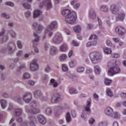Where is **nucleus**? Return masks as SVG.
<instances>
[{
  "mask_svg": "<svg viewBox=\"0 0 126 126\" xmlns=\"http://www.w3.org/2000/svg\"><path fill=\"white\" fill-rule=\"evenodd\" d=\"M62 14L63 16H65V20L66 23L73 24L76 21L77 17L75 11L71 12L69 9H65L62 12Z\"/></svg>",
  "mask_w": 126,
  "mask_h": 126,
  "instance_id": "f257e3e1",
  "label": "nucleus"
},
{
  "mask_svg": "<svg viewBox=\"0 0 126 126\" xmlns=\"http://www.w3.org/2000/svg\"><path fill=\"white\" fill-rule=\"evenodd\" d=\"M14 99L16 101H17V102L20 104H22L23 103V101H24L25 103H30L32 100V94L27 93L23 95L22 98H21L20 96H18L14 98Z\"/></svg>",
  "mask_w": 126,
  "mask_h": 126,
  "instance_id": "f03ea898",
  "label": "nucleus"
},
{
  "mask_svg": "<svg viewBox=\"0 0 126 126\" xmlns=\"http://www.w3.org/2000/svg\"><path fill=\"white\" fill-rule=\"evenodd\" d=\"M90 59L93 63H98L102 61V55L97 51L92 52L90 54Z\"/></svg>",
  "mask_w": 126,
  "mask_h": 126,
  "instance_id": "7ed1b4c3",
  "label": "nucleus"
},
{
  "mask_svg": "<svg viewBox=\"0 0 126 126\" xmlns=\"http://www.w3.org/2000/svg\"><path fill=\"white\" fill-rule=\"evenodd\" d=\"M63 99L62 97V94H61V93H57L54 94L51 98V102L52 103H58V102H60Z\"/></svg>",
  "mask_w": 126,
  "mask_h": 126,
  "instance_id": "20e7f679",
  "label": "nucleus"
},
{
  "mask_svg": "<svg viewBox=\"0 0 126 126\" xmlns=\"http://www.w3.org/2000/svg\"><path fill=\"white\" fill-rule=\"evenodd\" d=\"M120 72L121 69L118 66L111 67L108 70V73L109 75H114V74H117V73H120Z\"/></svg>",
  "mask_w": 126,
  "mask_h": 126,
  "instance_id": "39448f33",
  "label": "nucleus"
},
{
  "mask_svg": "<svg viewBox=\"0 0 126 126\" xmlns=\"http://www.w3.org/2000/svg\"><path fill=\"white\" fill-rule=\"evenodd\" d=\"M38 1L41 0H37ZM43 6H46L47 10L52 8V2L51 0H44L42 2H41L39 4V7H43Z\"/></svg>",
  "mask_w": 126,
  "mask_h": 126,
  "instance_id": "423d86ee",
  "label": "nucleus"
},
{
  "mask_svg": "<svg viewBox=\"0 0 126 126\" xmlns=\"http://www.w3.org/2000/svg\"><path fill=\"white\" fill-rule=\"evenodd\" d=\"M63 36L61 33L58 32L53 38V41L55 44H60L63 42Z\"/></svg>",
  "mask_w": 126,
  "mask_h": 126,
  "instance_id": "0eeeda50",
  "label": "nucleus"
},
{
  "mask_svg": "<svg viewBox=\"0 0 126 126\" xmlns=\"http://www.w3.org/2000/svg\"><path fill=\"white\" fill-rule=\"evenodd\" d=\"M38 68H39V66H38V64L37 63V60L34 59L31 63L30 69L32 71H36V70H38Z\"/></svg>",
  "mask_w": 126,
  "mask_h": 126,
  "instance_id": "6e6552de",
  "label": "nucleus"
},
{
  "mask_svg": "<svg viewBox=\"0 0 126 126\" xmlns=\"http://www.w3.org/2000/svg\"><path fill=\"white\" fill-rule=\"evenodd\" d=\"M33 34L34 38L32 40V43L34 46H37L38 42L40 41V36L37 32H34Z\"/></svg>",
  "mask_w": 126,
  "mask_h": 126,
  "instance_id": "1a4fd4ad",
  "label": "nucleus"
},
{
  "mask_svg": "<svg viewBox=\"0 0 126 126\" xmlns=\"http://www.w3.org/2000/svg\"><path fill=\"white\" fill-rule=\"evenodd\" d=\"M113 113L114 110L111 107H107L104 109V113L106 116H108V117L113 116Z\"/></svg>",
  "mask_w": 126,
  "mask_h": 126,
  "instance_id": "9d476101",
  "label": "nucleus"
},
{
  "mask_svg": "<svg viewBox=\"0 0 126 126\" xmlns=\"http://www.w3.org/2000/svg\"><path fill=\"white\" fill-rule=\"evenodd\" d=\"M26 112L28 114H39V113H40V109L36 108L34 107L33 108H30L29 109H27Z\"/></svg>",
  "mask_w": 126,
  "mask_h": 126,
  "instance_id": "9b49d317",
  "label": "nucleus"
},
{
  "mask_svg": "<svg viewBox=\"0 0 126 126\" xmlns=\"http://www.w3.org/2000/svg\"><path fill=\"white\" fill-rule=\"evenodd\" d=\"M57 25H58V24L56 21H53L51 23V25H49L47 26V27L46 29V31H52L53 29H55L56 27H57Z\"/></svg>",
  "mask_w": 126,
  "mask_h": 126,
  "instance_id": "f8f14e48",
  "label": "nucleus"
},
{
  "mask_svg": "<svg viewBox=\"0 0 126 126\" xmlns=\"http://www.w3.org/2000/svg\"><path fill=\"white\" fill-rule=\"evenodd\" d=\"M14 49H15V43L13 42L9 43L7 47V50L8 51V53H9V54H11V53H13V52L14 51Z\"/></svg>",
  "mask_w": 126,
  "mask_h": 126,
  "instance_id": "ddd939ff",
  "label": "nucleus"
},
{
  "mask_svg": "<svg viewBox=\"0 0 126 126\" xmlns=\"http://www.w3.org/2000/svg\"><path fill=\"white\" fill-rule=\"evenodd\" d=\"M37 120L39 123L42 125H45L46 123H47V121L46 120L45 116L41 115H39L37 116Z\"/></svg>",
  "mask_w": 126,
  "mask_h": 126,
  "instance_id": "4468645a",
  "label": "nucleus"
},
{
  "mask_svg": "<svg viewBox=\"0 0 126 126\" xmlns=\"http://www.w3.org/2000/svg\"><path fill=\"white\" fill-rule=\"evenodd\" d=\"M68 50V46L66 43H63L61 45L60 47V51L62 53H65V52H67Z\"/></svg>",
  "mask_w": 126,
  "mask_h": 126,
  "instance_id": "2eb2a0df",
  "label": "nucleus"
},
{
  "mask_svg": "<svg viewBox=\"0 0 126 126\" xmlns=\"http://www.w3.org/2000/svg\"><path fill=\"white\" fill-rule=\"evenodd\" d=\"M110 10L113 14H118L119 13V8L115 4H112L110 6Z\"/></svg>",
  "mask_w": 126,
  "mask_h": 126,
  "instance_id": "dca6fc26",
  "label": "nucleus"
},
{
  "mask_svg": "<svg viewBox=\"0 0 126 126\" xmlns=\"http://www.w3.org/2000/svg\"><path fill=\"white\" fill-rule=\"evenodd\" d=\"M32 29H36L38 31H42L43 29H44V27H43L41 25H38V24H37V23H34L32 25Z\"/></svg>",
  "mask_w": 126,
  "mask_h": 126,
  "instance_id": "f3484780",
  "label": "nucleus"
},
{
  "mask_svg": "<svg viewBox=\"0 0 126 126\" xmlns=\"http://www.w3.org/2000/svg\"><path fill=\"white\" fill-rule=\"evenodd\" d=\"M91 107V102L89 101H87L86 103V106L85 107V110L86 112H91V109H90Z\"/></svg>",
  "mask_w": 126,
  "mask_h": 126,
  "instance_id": "a211bd4d",
  "label": "nucleus"
},
{
  "mask_svg": "<svg viewBox=\"0 0 126 126\" xmlns=\"http://www.w3.org/2000/svg\"><path fill=\"white\" fill-rule=\"evenodd\" d=\"M0 104L2 109H5L7 106V101L5 99H0Z\"/></svg>",
  "mask_w": 126,
  "mask_h": 126,
  "instance_id": "6ab92c4d",
  "label": "nucleus"
},
{
  "mask_svg": "<svg viewBox=\"0 0 126 126\" xmlns=\"http://www.w3.org/2000/svg\"><path fill=\"white\" fill-rule=\"evenodd\" d=\"M89 16L92 19H95L96 18V13L93 9L90 10Z\"/></svg>",
  "mask_w": 126,
  "mask_h": 126,
  "instance_id": "aec40b11",
  "label": "nucleus"
},
{
  "mask_svg": "<svg viewBox=\"0 0 126 126\" xmlns=\"http://www.w3.org/2000/svg\"><path fill=\"white\" fill-rule=\"evenodd\" d=\"M69 66L71 68H73V67H75L76 66V61H75L74 59H72L69 62Z\"/></svg>",
  "mask_w": 126,
  "mask_h": 126,
  "instance_id": "412c9836",
  "label": "nucleus"
},
{
  "mask_svg": "<svg viewBox=\"0 0 126 126\" xmlns=\"http://www.w3.org/2000/svg\"><path fill=\"white\" fill-rule=\"evenodd\" d=\"M34 96L35 98H42V93L41 92V91H35L34 92Z\"/></svg>",
  "mask_w": 126,
  "mask_h": 126,
  "instance_id": "4be33fe9",
  "label": "nucleus"
},
{
  "mask_svg": "<svg viewBox=\"0 0 126 126\" xmlns=\"http://www.w3.org/2000/svg\"><path fill=\"white\" fill-rule=\"evenodd\" d=\"M115 32H126V28L122 26H118L115 29Z\"/></svg>",
  "mask_w": 126,
  "mask_h": 126,
  "instance_id": "5701e85b",
  "label": "nucleus"
},
{
  "mask_svg": "<svg viewBox=\"0 0 126 126\" xmlns=\"http://www.w3.org/2000/svg\"><path fill=\"white\" fill-rule=\"evenodd\" d=\"M58 52V48L56 46H51L50 48L51 55H55Z\"/></svg>",
  "mask_w": 126,
  "mask_h": 126,
  "instance_id": "b1692460",
  "label": "nucleus"
},
{
  "mask_svg": "<svg viewBox=\"0 0 126 126\" xmlns=\"http://www.w3.org/2000/svg\"><path fill=\"white\" fill-rule=\"evenodd\" d=\"M94 72L96 74H100L101 73V68L99 65H96L94 66Z\"/></svg>",
  "mask_w": 126,
  "mask_h": 126,
  "instance_id": "393cba45",
  "label": "nucleus"
},
{
  "mask_svg": "<svg viewBox=\"0 0 126 126\" xmlns=\"http://www.w3.org/2000/svg\"><path fill=\"white\" fill-rule=\"evenodd\" d=\"M59 59L61 62H64V61L67 60V55L64 54L61 55L59 57Z\"/></svg>",
  "mask_w": 126,
  "mask_h": 126,
  "instance_id": "a878e982",
  "label": "nucleus"
},
{
  "mask_svg": "<svg viewBox=\"0 0 126 126\" xmlns=\"http://www.w3.org/2000/svg\"><path fill=\"white\" fill-rule=\"evenodd\" d=\"M104 53L107 55H111L112 54V49L110 48L104 47L103 49Z\"/></svg>",
  "mask_w": 126,
  "mask_h": 126,
  "instance_id": "bb28decb",
  "label": "nucleus"
},
{
  "mask_svg": "<svg viewBox=\"0 0 126 126\" xmlns=\"http://www.w3.org/2000/svg\"><path fill=\"white\" fill-rule=\"evenodd\" d=\"M15 114L16 117H19L22 114V108L16 109L15 111Z\"/></svg>",
  "mask_w": 126,
  "mask_h": 126,
  "instance_id": "cd10ccee",
  "label": "nucleus"
},
{
  "mask_svg": "<svg viewBox=\"0 0 126 126\" xmlns=\"http://www.w3.org/2000/svg\"><path fill=\"white\" fill-rule=\"evenodd\" d=\"M26 67V65L25 64H22L20 66H19L16 71V74H18L21 72V69H23V68H25Z\"/></svg>",
  "mask_w": 126,
  "mask_h": 126,
  "instance_id": "c85d7f7f",
  "label": "nucleus"
},
{
  "mask_svg": "<svg viewBox=\"0 0 126 126\" xmlns=\"http://www.w3.org/2000/svg\"><path fill=\"white\" fill-rule=\"evenodd\" d=\"M45 113L47 116H50V115H52V108H51V107H46L45 109Z\"/></svg>",
  "mask_w": 126,
  "mask_h": 126,
  "instance_id": "c756f323",
  "label": "nucleus"
},
{
  "mask_svg": "<svg viewBox=\"0 0 126 126\" xmlns=\"http://www.w3.org/2000/svg\"><path fill=\"white\" fill-rule=\"evenodd\" d=\"M126 15L124 13L120 14L117 18V20L123 21L125 19Z\"/></svg>",
  "mask_w": 126,
  "mask_h": 126,
  "instance_id": "7c9ffc66",
  "label": "nucleus"
},
{
  "mask_svg": "<svg viewBox=\"0 0 126 126\" xmlns=\"http://www.w3.org/2000/svg\"><path fill=\"white\" fill-rule=\"evenodd\" d=\"M69 92L70 94H77L78 92L74 88H70L69 89Z\"/></svg>",
  "mask_w": 126,
  "mask_h": 126,
  "instance_id": "2f4dec72",
  "label": "nucleus"
},
{
  "mask_svg": "<svg viewBox=\"0 0 126 126\" xmlns=\"http://www.w3.org/2000/svg\"><path fill=\"white\" fill-rule=\"evenodd\" d=\"M111 117L114 118V119H120L121 118V115L118 112H113Z\"/></svg>",
  "mask_w": 126,
  "mask_h": 126,
  "instance_id": "473e14b6",
  "label": "nucleus"
},
{
  "mask_svg": "<svg viewBox=\"0 0 126 126\" xmlns=\"http://www.w3.org/2000/svg\"><path fill=\"white\" fill-rule=\"evenodd\" d=\"M50 85H53V87L55 88L58 87V84L57 83V82H55L54 79H51L50 80Z\"/></svg>",
  "mask_w": 126,
  "mask_h": 126,
  "instance_id": "72a5a7b5",
  "label": "nucleus"
},
{
  "mask_svg": "<svg viewBox=\"0 0 126 126\" xmlns=\"http://www.w3.org/2000/svg\"><path fill=\"white\" fill-rule=\"evenodd\" d=\"M40 14H41V11L39 10L34 11L33 13V18H36V17L40 16Z\"/></svg>",
  "mask_w": 126,
  "mask_h": 126,
  "instance_id": "f704fd0d",
  "label": "nucleus"
},
{
  "mask_svg": "<svg viewBox=\"0 0 126 126\" xmlns=\"http://www.w3.org/2000/svg\"><path fill=\"white\" fill-rule=\"evenodd\" d=\"M74 32H80L81 31V27L79 25H77L73 28Z\"/></svg>",
  "mask_w": 126,
  "mask_h": 126,
  "instance_id": "c9c22d12",
  "label": "nucleus"
},
{
  "mask_svg": "<svg viewBox=\"0 0 126 126\" xmlns=\"http://www.w3.org/2000/svg\"><path fill=\"white\" fill-rule=\"evenodd\" d=\"M104 83L105 85L109 86V85H110L111 83H112V80L105 78H104Z\"/></svg>",
  "mask_w": 126,
  "mask_h": 126,
  "instance_id": "e433bc0d",
  "label": "nucleus"
},
{
  "mask_svg": "<svg viewBox=\"0 0 126 126\" xmlns=\"http://www.w3.org/2000/svg\"><path fill=\"white\" fill-rule=\"evenodd\" d=\"M66 120L67 123H69L71 121V117L69 112H67L66 114Z\"/></svg>",
  "mask_w": 126,
  "mask_h": 126,
  "instance_id": "4c0bfd02",
  "label": "nucleus"
},
{
  "mask_svg": "<svg viewBox=\"0 0 126 126\" xmlns=\"http://www.w3.org/2000/svg\"><path fill=\"white\" fill-rule=\"evenodd\" d=\"M84 67L82 66H79L76 68V71L78 73L84 72Z\"/></svg>",
  "mask_w": 126,
  "mask_h": 126,
  "instance_id": "58836bf2",
  "label": "nucleus"
},
{
  "mask_svg": "<svg viewBox=\"0 0 126 126\" xmlns=\"http://www.w3.org/2000/svg\"><path fill=\"white\" fill-rule=\"evenodd\" d=\"M106 94L107 96H109V97H112L113 96V92H112V91L110 89H107L106 90Z\"/></svg>",
  "mask_w": 126,
  "mask_h": 126,
  "instance_id": "ea45409f",
  "label": "nucleus"
},
{
  "mask_svg": "<svg viewBox=\"0 0 126 126\" xmlns=\"http://www.w3.org/2000/svg\"><path fill=\"white\" fill-rule=\"evenodd\" d=\"M108 7L107 6L101 5L100 7V10L101 11H104L105 12L108 11Z\"/></svg>",
  "mask_w": 126,
  "mask_h": 126,
  "instance_id": "a19ab883",
  "label": "nucleus"
},
{
  "mask_svg": "<svg viewBox=\"0 0 126 126\" xmlns=\"http://www.w3.org/2000/svg\"><path fill=\"white\" fill-rule=\"evenodd\" d=\"M62 70L63 71H68V67L65 64H63L62 65Z\"/></svg>",
  "mask_w": 126,
  "mask_h": 126,
  "instance_id": "79ce46f5",
  "label": "nucleus"
},
{
  "mask_svg": "<svg viewBox=\"0 0 126 126\" xmlns=\"http://www.w3.org/2000/svg\"><path fill=\"white\" fill-rule=\"evenodd\" d=\"M121 56L119 54H113L111 55V58H113V59H119Z\"/></svg>",
  "mask_w": 126,
  "mask_h": 126,
  "instance_id": "37998d69",
  "label": "nucleus"
},
{
  "mask_svg": "<svg viewBox=\"0 0 126 126\" xmlns=\"http://www.w3.org/2000/svg\"><path fill=\"white\" fill-rule=\"evenodd\" d=\"M17 46L18 49H22V44H21V41L20 40H17Z\"/></svg>",
  "mask_w": 126,
  "mask_h": 126,
  "instance_id": "c03bdc74",
  "label": "nucleus"
},
{
  "mask_svg": "<svg viewBox=\"0 0 126 126\" xmlns=\"http://www.w3.org/2000/svg\"><path fill=\"white\" fill-rule=\"evenodd\" d=\"M23 6L26 9H30V8H31V6L29 4L26 3L23 4Z\"/></svg>",
  "mask_w": 126,
  "mask_h": 126,
  "instance_id": "a18cd8bd",
  "label": "nucleus"
},
{
  "mask_svg": "<svg viewBox=\"0 0 126 126\" xmlns=\"http://www.w3.org/2000/svg\"><path fill=\"white\" fill-rule=\"evenodd\" d=\"M14 122V119L12 118L11 119L9 122L10 126H16V124L15 123H13Z\"/></svg>",
  "mask_w": 126,
  "mask_h": 126,
  "instance_id": "49530a36",
  "label": "nucleus"
},
{
  "mask_svg": "<svg viewBox=\"0 0 126 126\" xmlns=\"http://www.w3.org/2000/svg\"><path fill=\"white\" fill-rule=\"evenodd\" d=\"M107 124L106 122H100L97 124V126H107Z\"/></svg>",
  "mask_w": 126,
  "mask_h": 126,
  "instance_id": "de8ad7c7",
  "label": "nucleus"
},
{
  "mask_svg": "<svg viewBox=\"0 0 126 126\" xmlns=\"http://www.w3.org/2000/svg\"><path fill=\"white\" fill-rule=\"evenodd\" d=\"M97 35L95 34H92L90 36L89 40H97Z\"/></svg>",
  "mask_w": 126,
  "mask_h": 126,
  "instance_id": "09e8293b",
  "label": "nucleus"
},
{
  "mask_svg": "<svg viewBox=\"0 0 126 126\" xmlns=\"http://www.w3.org/2000/svg\"><path fill=\"white\" fill-rule=\"evenodd\" d=\"M23 78L24 79H28V78H30V74L28 73H25L24 74Z\"/></svg>",
  "mask_w": 126,
  "mask_h": 126,
  "instance_id": "8fccbe9b",
  "label": "nucleus"
},
{
  "mask_svg": "<svg viewBox=\"0 0 126 126\" xmlns=\"http://www.w3.org/2000/svg\"><path fill=\"white\" fill-rule=\"evenodd\" d=\"M23 54V51L19 50L16 53V56L17 57H21Z\"/></svg>",
  "mask_w": 126,
  "mask_h": 126,
  "instance_id": "3c124183",
  "label": "nucleus"
},
{
  "mask_svg": "<svg viewBox=\"0 0 126 126\" xmlns=\"http://www.w3.org/2000/svg\"><path fill=\"white\" fill-rule=\"evenodd\" d=\"M36 106H37V103L36 102V101L33 100L31 104V106L32 108H36Z\"/></svg>",
  "mask_w": 126,
  "mask_h": 126,
  "instance_id": "603ef678",
  "label": "nucleus"
},
{
  "mask_svg": "<svg viewBox=\"0 0 126 126\" xmlns=\"http://www.w3.org/2000/svg\"><path fill=\"white\" fill-rule=\"evenodd\" d=\"M97 19H98L99 26L101 30H103V28L102 26V21H101V20L99 19V18H97Z\"/></svg>",
  "mask_w": 126,
  "mask_h": 126,
  "instance_id": "864d4df0",
  "label": "nucleus"
},
{
  "mask_svg": "<svg viewBox=\"0 0 126 126\" xmlns=\"http://www.w3.org/2000/svg\"><path fill=\"white\" fill-rule=\"evenodd\" d=\"M72 45L75 47H78V46H79V44L77 42L75 41V40L72 41Z\"/></svg>",
  "mask_w": 126,
  "mask_h": 126,
  "instance_id": "5fc2aeb1",
  "label": "nucleus"
},
{
  "mask_svg": "<svg viewBox=\"0 0 126 126\" xmlns=\"http://www.w3.org/2000/svg\"><path fill=\"white\" fill-rule=\"evenodd\" d=\"M7 40H8V37L7 36H5L2 38L1 40V42L5 43V42H6Z\"/></svg>",
  "mask_w": 126,
  "mask_h": 126,
  "instance_id": "6e6d98bb",
  "label": "nucleus"
},
{
  "mask_svg": "<svg viewBox=\"0 0 126 126\" xmlns=\"http://www.w3.org/2000/svg\"><path fill=\"white\" fill-rule=\"evenodd\" d=\"M45 35H47L48 37H52L54 35V32H45Z\"/></svg>",
  "mask_w": 126,
  "mask_h": 126,
  "instance_id": "4d7b16f0",
  "label": "nucleus"
},
{
  "mask_svg": "<svg viewBox=\"0 0 126 126\" xmlns=\"http://www.w3.org/2000/svg\"><path fill=\"white\" fill-rule=\"evenodd\" d=\"M28 83L30 85H32V86H33L35 84V82L32 80H30L28 81Z\"/></svg>",
  "mask_w": 126,
  "mask_h": 126,
  "instance_id": "13d9d810",
  "label": "nucleus"
},
{
  "mask_svg": "<svg viewBox=\"0 0 126 126\" xmlns=\"http://www.w3.org/2000/svg\"><path fill=\"white\" fill-rule=\"evenodd\" d=\"M71 114L73 118H75L76 117V112H75V110H71Z\"/></svg>",
  "mask_w": 126,
  "mask_h": 126,
  "instance_id": "bf43d9fd",
  "label": "nucleus"
},
{
  "mask_svg": "<svg viewBox=\"0 0 126 126\" xmlns=\"http://www.w3.org/2000/svg\"><path fill=\"white\" fill-rule=\"evenodd\" d=\"M45 70L46 72H47V73H49V72H50V71H51V67H50L49 66H47L45 68Z\"/></svg>",
  "mask_w": 126,
  "mask_h": 126,
  "instance_id": "052dcab7",
  "label": "nucleus"
},
{
  "mask_svg": "<svg viewBox=\"0 0 126 126\" xmlns=\"http://www.w3.org/2000/svg\"><path fill=\"white\" fill-rule=\"evenodd\" d=\"M39 99H41L42 100V101H47V100H48V96H43L42 95L41 98H40Z\"/></svg>",
  "mask_w": 126,
  "mask_h": 126,
  "instance_id": "680f3d73",
  "label": "nucleus"
},
{
  "mask_svg": "<svg viewBox=\"0 0 126 126\" xmlns=\"http://www.w3.org/2000/svg\"><path fill=\"white\" fill-rule=\"evenodd\" d=\"M6 5H9V6H14V4L11 2H6Z\"/></svg>",
  "mask_w": 126,
  "mask_h": 126,
  "instance_id": "e2e57ef3",
  "label": "nucleus"
},
{
  "mask_svg": "<svg viewBox=\"0 0 126 126\" xmlns=\"http://www.w3.org/2000/svg\"><path fill=\"white\" fill-rule=\"evenodd\" d=\"M16 121L18 123H20L21 125V123L23 122H22L23 121L22 117H19L17 119Z\"/></svg>",
  "mask_w": 126,
  "mask_h": 126,
  "instance_id": "0e129e2a",
  "label": "nucleus"
},
{
  "mask_svg": "<svg viewBox=\"0 0 126 126\" xmlns=\"http://www.w3.org/2000/svg\"><path fill=\"white\" fill-rule=\"evenodd\" d=\"M1 16L2 17H4V18H6L7 19H9V16L6 15L5 13H2Z\"/></svg>",
  "mask_w": 126,
  "mask_h": 126,
  "instance_id": "69168bd1",
  "label": "nucleus"
},
{
  "mask_svg": "<svg viewBox=\"0 0 126 126\" xmlns=\"http://www.w3.org/2000/svg\"><path fill=\"white\" fill-rule=\"evenodd\" d=\"M22 126H28V122L26 121L23 122V123H21V124Z\"/></svg>",
  "mask_w": 126,
  "mask_h": 126,
  "instance_id": "338daca9",
  "label": "nucleus"
},
{
  "mask_svg": "<svg viewBox=\"0 0 126 126\" xmlns=\"http://www.w3.org/2000/svg\"><path fill=\"white\" fill-rule=\"evenodd\" d=\"M121 96L123 99H126V94L125 93H122L121 94Z\"/></svg>",
  "mask_w": 126,
  "mask_h": 126,
  "instance_id": "774afa93",
  "label": "nucleus"
}]
</instances>
